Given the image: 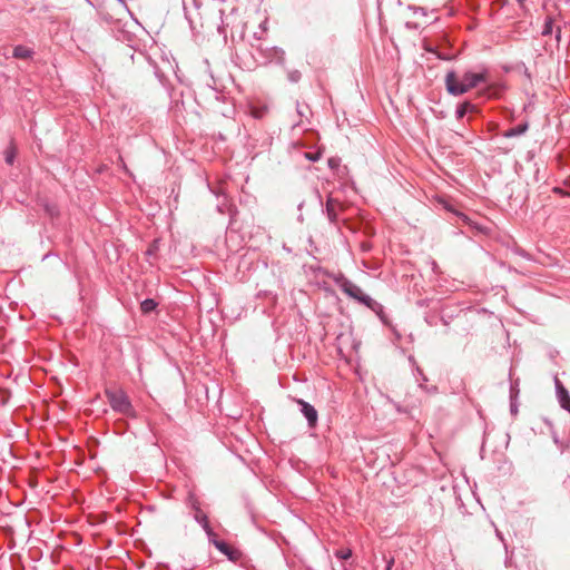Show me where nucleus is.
<instances>
[{
  "mask_svg": "<svg viewBox=\"0 0 570 570\" xmlns=\"http://www.w3.org/2000/svg\"><path fill=\"white\" fill-rule=\"evenodd\" d=\"M416 372L419 377H421L423 382L428 381L426 376L424 375L423 371L420 367H416Z\"/></svg>",
  "mask_w": 570,
  "mask_h": 570,
  "instance_id": "4be33fe9",
  "label": "nucleus"
},
{
  "mask_svg": "<svg viewBox=\"0 0 570 570\" xmlns=\"http://www.w3.org/2000/svg\"><path fill=\"white\" fill-rule=\"evenodd\" d=\"M215 548L222 552L223 554H225L228 560L233 561V562H237L238 560H240L243 553L240 550L236 549V548H233L230 547L228 543H226L225 541L224 542H215Z\"/></svg>",
  "mask_w": 570,
  "mask_h": 570,
  "instance_id": "423d86ee",
  "label": "nucleus"
},
{
  "mask_svg": "<svg viewBox=\"0 0 570 570\" xmlns=\"http://www.w3.org/2000/svg\"><path fill=\"white\" fill-rule=\"evenodd\" d=\"M189 501H190V507H191V509H193L195 512H197V508H200V507H199V501H198V499H196L195 497L190 495V497H189Z\"/></svg>",
  "mask_w": 570,
  "mask_h": 570,
  "instance_id": "a211bd4d",
  "label": "nucleus"
},
{
  "mask_svg": "<svg viewBox=\"0 0 570 570\" xmlns=\"http://www.w3.org/2000/svg\"><path fill=\"white\" fill-rule=\"evenodd\" d=\"M338 165H340V159L338 158H330L328 159V166L331 168L338 167Z\"/></svg>",
  "mask_w": 570,
  "mask_h": 570,
  "instance_id": "aec40b11",
  "label": "nucleus"
},
{
  "mask_svg": "<svg viewBox=\"0 0 570 570\" xmlns=\"http://www.w3.org/2000/svg\"><path fill=\"white\" fill-rule=\"evenodd\" d=\"M475 109H476V107L473 104H471L470 101H464V102L458 105L456 110H455V118L458 120H461L464 118V116L468 112H472Z\"/></svg>",
  "mask_w": 570,
  "mask_h": 570,
  "instance_id": "6e6552de",
  "label": "nucleus"
},
{
  "mask_svg": "<svg viewBox=\"0 0 570 570\" xmlns=\"http://www.w3.org/2000/svg\"><path fill=\"white\" fill-rule=\"evenodd\" d=\"M120 4L125 6L126 7V1L125 0H117Z\"/></svg>",
  "mask_w": 570,
  "mask_h": 570,
  "instance_id": "393cba45",
  "label": "nucleus"
},
{
  "mask_svg": "<svg viewBox=\"0 0 570 570\" xmlns=\"http://www.w3.org/2000/svg\"><path fill=\"white\" fill-rule=\"evenodd\" d=\"M336 557L340 559L346 560L351 557V551L350 550H347V551L340 550L336 552Z\"/></svg>",
  "mask_w": 570,
  "mask_h": 570,
  "instance_id": "f3484780",
  "label": "nucleus"
},
{
  "mask_svg": "<svg viewBox=\"0 0 570 570\" xmlns=\"http://www.w3.org/2000/svg\"><path fill=\"white\" fill-rule=\"evenodd\" d=\"M334 282L348 297L365 305L377 315L383 313L382 304L373 299L371 296L364 294L357 285L347 279L343 274L335 276Z\"/></svg>",
  "mask_w": 570,
  "mask_h": 570,
  "instance_id": "f03ea898",
  "label": "nucleus"
},
{
  "mask_svg": "<svg viewBox=\"0 0 570 570\" xmlns=\"http://www.w3.org/2000/svg\"><path fill=\"white\" fill-rule=\"evenodd\" d=\"M444 82L450 95L461 96L482 83H488L489 70L487 68H482L478 72L469 70L463 73L462 78L451 70L445 75Z\"/></svg>",
  "mask_w": 570,
  "mask_h": 570,
  "instance_id": "f257e3e1",
  "label": "nucleus"
},
{
  "mask_svg": "<svg viewBox=\"0 0 570 570\" xmlns=\"http://www.w3.org/2000/svg\"><path fill=\"white\" fill-rule=\"evenodd\" d=\"M207 537H208V540L212 544L215 546V542H224L223 540H219L217 538V534L214 532V530L212 529V527L209 528V530H205Z\"/></svg>",
  "mask_w": 570,
  "mask_h": 570,
  "instance_id": "2eb2a0df",
  "label": "nucleus"
},
{
  "mask_svg": "<svg viewBox=\"0 0 570 570\" xmlns=\"http://www.w3.org/2000/svg\"><path fill=\"white\" fill-rule=\"evenodd\" d=\"M527 130H528L527 122L519 124L518 126L508 129L503 136L507 138L517 137V136L523 135Z\"/></svg>",
  "mask_w": 570,
  "mask_h": 570,
  "instance_id": "9d476101",
  "label": "nucleus"
},
{
  "mask_svg": "<svg viewBox=\"0 0 570 570\" xmlns=\"http://www.w3.org/2000/svg\"><path fill=\"white\" fill-rule=\"evenodd\" d=\"M416 372L419 377H421L423 382L428 381L426 376L424 375L423 371L420 367H416Z\"/></svg>",
  "mask_w": 570,
  "mask_h": 570,
  "instance_id": "5701e85b",
  "label": "nucleus"
},
{
  "mask_svg": "<svg viewBox=\"0 0 570 570\" xmlns=\"http://www.w3.org/2000/svg\"><path fill=\"white\" fill-rule=\"evenodd\" d=\"M556 390L560 406L570 413V394L558 379H556Z\"/></svg>",
  "mask_w": 570,
  "mask_h": 570,
  "instance_id": "0eeeda50",
  "label": "nucleus"
},
{
  "mask_svg": "<svg viewBox=\"0 0 570 570\" xmlns=\"http://www.w3.org/2000/svg\"><path fill=\"white\" fill-rule=\"evenodd\" d=\"M298 405L301 406L302 414L306 417L309 428H314L317 423V411L313 405L305 402L304 400H297Z\"/></svg>",
  "mask_w": 570,
  "mask_h": 570,
  "instance_id": "39448f33",
  "label": "nucleus"
},
{
  "mask_svg": "<svg viewBox=\"0 0 570 570\" xmlns=\"http://www.w3.org/2000/svg\"><path fill=\"white\" fill-rule=\"evenodd\" d=\"M32 55H33L32 49H30L26 46H22V45L16 46L13 48V52H12V56L17 59H29L32 57Z\"/></svg>",
  "mask_w": 570,
  "mask_h": 570,
  "instance_id": "1a4fd4ad",
  "label": "nucleus"
},
{
  "mask_svg": "<svg viewBox=\"0 0 570 570\" xmlns=\"http://www.w3.org/2000/svg\"><path fill=\"white\" fill-rule=\"evenodd\" d=\"M306 156H307V158H308V159H311V160H313V161H315V160H317V159H318V155H315V156H314V155H311V154H306Z\"/></svg>",
  "mask_w": 570,
  "mask_h": 570,
  "instance_id": "b1692460",
  "label": "nucleus"
},
{
  "mask_svg": "<svg viewBox=\"0 0 570 570\" xmlns=\"http://www.w3.org/2000/svg\"><path fill=\"white\" fill-rule=\"evenodd\" d=\"M343 208L344 206L338 199L333 198L331 196L326 199L324 212L326 213V216L331 224L337 225L338 217Z\"/></svg>",
  "mask_w": 570,
  "mask_h": 570,
  "instance_id": "20e7f679",
  "label": "nucleus"
},
{
  "mask_svg": "<svg viewBox=\"0 0 570 570\" xmlns=\"http://www.w3.org/2000/svg\"><path fill=\"white\" fill-rule=\"evenodd\" d=\"M156 307L157 303L151 298H146L140 303V309L145 314L153 312Z\"/></svg>",
  "mask_w": 570,
  "mask_h": 570,
  "instance_id": "f8f14e48",
  "label": "nucleus"
},
{
  "mask_svg": "<svg viewBox=\"0 0 570 570\" xmlns=\"http://www.w3.org/2000/svg\"><path fill=\"white\" fill-rule=\"evenodd\" d=\"M553 31V21L551 18H548L544 22V26H543V29H542V35L543 36H549L551 35Z\"/></svg>",
  "mask_w": 570,
  "mask_h": 570,
  "instance_id": "ddd939ff",
  "label": "nucleus"
},
{
  "mask_svg": "<svg viewBox=\"0 0 570 570\" xmlns=\"http://www.w3.org/2000/svg\"><path fill=\"white\" fill-rule=\"evenodd\" d=\"M105 393L111 409L115 412H118L124 415H131L132 413H135V410L129 397L122 390H106Z\"/></svg>",
  "mask_w": 570,
  "mask_h": 570,
  "instance_id": "7ed1b4c3",
  "label": "nucleus"
},
{
  "mask_svg": "<svg viewBox=\"0 0 570 570\" xmlns=\"http://www.w3.org/2000/svg\"><path fill=\"white\" fill-rule=\"evenodd\" d=\"M288 80L292 82H297L301 79V72L298 70H292L288 72Z\"/></svg>",
  "mask_w": 570,
  "mask_h": 570,
  "instance_id": "dca6fc26",
  "label": "nucleus"
},
{
  "mask_svg": "<svg viewBox=\"0 0 570 570\" xmlns=\"http://www.w3.org/2000/svg\"><path fill=\"white\" fill-rule=\"evenodd\" d=\"M4 155H6V161H7V164L12 165V164H13V161H14V157H16V150H14V148H13V147L8 148V149L6 150V153H4Z\"/></svg>",
  "mask_w": 570,
  "mask_h": 570,
  "instance_id": "4468645a",
  "label": "nucleus"
},
{
  "mask_svg": "<svg viewBox=\"0 0 570 570\" xmlns=\"http://www.w3.org/2000/svg\"><path fill=\"white\" fill-rule=\"evenodd\" d=\"M455 214L463 224L471 225V220L465 214H463V213H455Z\"/></svg>",
  "mask_w": 570,
  "mask_h": 570,
  "instance_id": "6ab92c4d",
  "label": "nucleus"
},
{
  "mask_svg": "<svg viewBox=\"0 0 570 570\" xmlns=\"http://www.w3.org/2000/svg\"><path fill=\"white\" fill-rule=\"evenodd\" d=\"M194 519L197 523H199L202 525V528L205 530H209L210 525H209V521H208V518L206 515V513H204L202 511L200 508H197V512L194 513Z\"/></svg>",
  "mask_w": 570,
  "mask_h": 570,
  "instance_id": "9b49d317",
  "label": "nucleus"
},
{
  "mask_svg": "<svg viewBox=\"0 0 570 570\" xmlns=\"http://www.w3.org/2000/svg\"><path fill=\"white\" fill-rule=\"evenodd\" d=\"M552 191H553V193H556V194H559V195H561V196H566V195H568V193H567V191H564V190H563L562 188H560V187H554V188L552 189Z\"/></svg>",
  "mask_w": 570,
  "mask_h": 570,
  "instance_id": "412c9836",
  "label": "nucleus"
}]
</instances>
